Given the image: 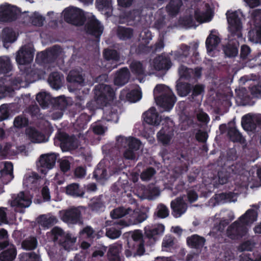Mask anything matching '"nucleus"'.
Here are the masks:
<instances>
[{"label": "nucleus", "mask_w": 261, "mask_h": 261, "mask_svg": "<svg viewBox=\"0 0 261 261\" xmlns=\"http://www.w3.org/2000/svg\"><path fill=\"white\" fill-rule=\"evenodd\" d=\"M226 15L228 24L229 41L223 47V51L226 56L234 57L238 54L239 40L243 39V24L237 11L229 13L228 11Z\"/></svg>", "instance_id": "obj_1"}, {"label": "nucleus", "mask_w": 261, "mask_h": 261, "mask_svg": "<svg viewBox=\"0 0 261 261\" xmlns=\"http://www.w3.org/2000/svg\"><path fill=\"white\" fill-rule=\"evenodd\" d=\"M257 213L253 209L248 210L239 219L232 223L227 230L229 238L231 239H239L245 236L247 232L245 225L253 223L257 220Z\"/></svg>", "instance_id": "obj_2"}, {"label": "nucleus", "mask_w": 261, "mask_h": 261, "mask_svg": "<svg viewBox=\"0 0 261 261\" xmlns=\"http://www.w3.org/2000/svg\"><path fill=\"white\" fill-rule=\"evenodd\" d=\"M146 237H144L140 230H136L131 235V239L128 241L124 253L127 257L131 256L142 255L145 252V244L146 245Z\"/></svg>", "instance_id": "obj_3"}, {"label": "nucleus", "mask_w": 261, "mask_h": 261, "mask_svg": "<svg viewBox=\"0 0 261 261\" xmlns=\"http://www.w3.org/2000/svg\"><path fill=\"white\" fill-rule=\"evenodd\" d=\"M42 75V70L34 67H25L21 69L19 73L14 77L12 83L14 85L25 87L40 79Z\"/></svg>", "instance_id": "obj_4"}, {"label": "nucleus", "mask_w": 261, "mask_h": 261, "mask_svg": "<svg viewBox=\"0 0 261 261\" xmlns=\"http://www.w3.org/2000/svg\"><path fill=\"white\" fill-rule=\"evenodd\" d=\"M154 90L162 93L160 95L154 98L156 105L163 108L165 111L171 110L176 101V97L173 91L162 84L157 85Z\"/></svg>", "instance_id": "obj_5"}, {"label": "nucleus", "mask_w": 261, "mask_h": 261, "mask_svg": "<svg viewBox=\"0 0 261 261\" xmlns=\"http://www.w3.org/2000/svg\"><path fill=\"white\" fill-rule=\"evenodd\" d=\"M94 98L96 102L105 106L110 100L114 99L115 92L110 86L103 84L96 85L94 89Z\"/></svg>", "instance_id": "obj_6"}, {"label": "nucleus", "mask_w": 261, "mask_h": 261, "mask_svg": "<svg viewBox=\"0 0 261 261\" xmlns=\"http://www.w3.org/2000/svg\"><path fill=\"white\" fill-rule=\"evenodd\" d=\"M54 144L60 146L63 151L74 150L77 148L76 139L73 135L70 136L64 132H58L54 139Z\"/></svg>", "instance_id": "obj_7"}, {"label": "nucleus", "mask_w": 261, "mask_h": 261, "mask_svg": "<svg viewBox=\"0 0 261 261\" xmlns=\"http://www.w3.org/2000/svg\"><path fill=\"white\" fill-rule=\"evenodd\" d=\"M64 19L66 22L76 26H82L86 21L83 11L75 7H69L64 10Z\"/></svg>", "instance_id": "obj_8"}, {"label": "nucleus", "mask_w": 261, "mask_h": 261, "mask_svg": "<svg viewBox=\"0 0 261 261\" xmlns=\"http://www.w3.org/2000/svg\"><path fill=\"white\" fill-rule=\"evenodd\" d=\"M251 16L254 20V27L248 32V39L252 42L261 43V10H253Z\"/></svg>", "instance_id": "obj_9"}, {"label": "nucleus", "mask_w": 261, "mask_h": 261, "mask_svg": "<svg viewBox=\"0 0 261 261\" xmlns=\"http://www.w3.org/2000/svg\"><path fill=\"white\" fill-rule=\"evenodd\" d=\"M51 232L54 241L58 242L65 250H69L75 242V238H72L70 234H65L63 230L58 227H54Z\"/></svg>", "instance_id": "obj_10"}, {"label": "nucleus", "mask_w": 261, "mask_h": 261, "mask_svg": "<svg viewBox=\"0 0 261 261\" xmlns=\"http://www.w3.org/2000/svg\"><path fill=\"white\" fill-rule=\"evenodd\" d=\"M62 52L61 47L55 45L49 49L38 54L36 61L40 64H48L55 62Z\"/></svg>", "instance_id": "obj_11"}, {"label": "nucleus", "mask_w": 261, "mask_h": 261, "mask_svg": "<svg viewBox=\"0 0 261 261\" xmlns=\"http://www.w3.org/2000/svg\"><path fill=\"white\" fill-rule=\"evenodd\" d=\"M148 218L147 213L139 210H133L131 208L129 218L127 220H118L114 223L121 226H128L138 224L144 221Z\"/></svg>", "instance_id": "obj_12"}, {"label": "nucleus", "mask_w": 261, "mask_h": 261, "mask_svg": "<svg viewBox=\"0 0 261 261\" xmlns=\"http://www.w3.org/2000/svg\"><path fill=\"white\" fill-rule=\"evenodd\" d=\"M165 230V226L162 224L148 225L144 228V236L146 237L147 246L153 245L158 240V237L162 236Z\"/></svg>", "instance_id": "obj_13"}, {"label": "nucleus", "mask_w": 261, "mask_h": 261, "mask_svg": "<svg viewBox=\"0 0 261 261\" xmlns=\"http://www.w3.org/2000/svg\"><path fill=\"white\" fill-rule=\"evenodd\" d=\"M85 30L86 34L94 36L99 41L103 33V27L95 16L93 15L88 18L85 25Z\"/></svg>", "instance_id": "obj_14"}, {"label": "nucleus", "mask_w": 261, "mask_h": 261, "mask_svg": "<svg viewBox=\"0 0 261 261\" xmlns=\"http://www.w3.org/2000/svg\"><path fill=\"white\" fill-rule=\"evenodd\" d=\"M61 220L66 223L75 224L82 222V213L78 207H72L60 213Z\"/></svg>", "instance_id": "obj_15"}, {"label": "nucleus", "mask_w": 261, "mask_h": 261, "mask_svg": "<svg viewBox=\"0 0 261 261\" xmlns=\"http://www.w3.org/2000/svg\"><path fill=\"white\" fill-rule=\"evenodd\" d=\"M17 18L16 7L7 5L0 7V21L12 22Z\"/></svg>", "instance_id": "obj_16"}, {"label": "nucleus", "mask_w": 261, "mask_h": 261, "mask_svg": "<svg viewBox=\"0 0 261 261\" xmlns=\"http://www.w3.org/2000/svg\"><path fill=\"white\" fill-rule=\"evenodd\" d=\"M34 53L31 47L23 46L18 51L16 61L19 65H27L32 62Z\"/></svg>", "instance_id": "obj_17"}, {"label": "nucleus", "mask_w": 261, "mask_h": 261, "mask_svg": "<svg viewBox=\"0 0 261 261\" xmlns=\"http://www.w3.org/2000/svg\"><path fill=\"white\" fill-rule=\"evenodd\" d=\"M85 76L81 68H76L70 70L66 77L67 82L75 85L83 86L85 85Z\"/></svg>", "instance_id": "obj_18"}, {"label": "nucleus", "mask_w": 261, "mask_h": 261, "mask_svg": "<svg viewBox=\"0 0 261 261\" xmlns=\"http://www.w3.org/2000/svg\"><path fill=\"white\" fill-rule=\"evenodd\" d=\"M170 206L172 215L175 218L180 217L187 210V203L181 197H177L171 201Z\"/></svg>", "instance_id": "obj_19"}, {"label": "nucleus", "mask_w": 261, "mask_h": 261, "mask_svg": "<svg viewBox=\"0 0 261 261\" xmlns=\"http://www.w3.org/2000/svg\"><path fill=\"white\" fill-rule=\"evenodd\" d=\"M173 136V127L165 125L157 133L156 137L158 142L164 145H167L170 143Z\"/></svg>", "instance_id": "obj_20"}, {"label": "nucleus", "mask_w": 261, "mask_h": 261, "mask_svg": "<svg viewBox=\"0 0 261 261\" xmlns=\"http://www.w3.org/2000/svg\"><path fill=\"white\" fill-rule=\"evenodd\" d=\"M144 121L147 124L157 126L160 124L162 117L159 116V113L154 107H151L147 111L143 114Z\"/></svg>", "instance_id": "obj_21"}, {"label": "nucleus", "mask_w": 261, "mask_h": 261, "mask_svg": "<svg viewBox=\"0 0 261 261\" xmlns=\"http://www.w3.org/2000/svg\"><path fill=\"white\" fill-rule=\"evenodd\" d=\"M13 198L11 203L12 207L25 208L29 207L32 203L31 198L23 191L19 192Z\"/></svg>", "instance_id": "obj_22"}, {"label": "nucleus", "mask_w": 261, "mask_h": 261, "mask_svg": "<svg viewBox=\"0 0 261 261\" xmlns=\"http://www.w3.org/2000/svg\"><path fill=\"white\" fill-rule=\"evenodd\" d=\"M58 154L55 153L42 154L40 156V166L44 169H51L55 165Z\"/></svg>", "instance_id": "obj_23"}, {"label": "nucleus", "mask_w": 261, "mask_h": 261, "mask_svg": "<svg viewBox=\"0 0 261 261\" xmlns=\"http://www.w3.org/2000/svg\"><path fill=\"white\" fill-rule=\"evenodd\" d=\"M205 239L198 234H192L187 239L188 246L197 251H201L205 243Z\"/></svg>", "instance_id": "obj_24"}, {"label": "nucleus", "mask_w": 261, "mask_h": 261, "mask_svg": "<svg viewBox=\"0 0 261 261\" xmlns=\"http://www.w3.org/2000/svg\"><path fill=\"white\" fill-rule=\"evenodd\" d=\"M13 171V164L6 162L3 169L0 171V178L4 184H7L14 178Z\"/></svg>", "instance_id": "obj_25"}, {"label": "nucleus", "mask_w": 261, "mask_h": 261, "mask_svg": "<svg viewBox=\"0 0 261 261\" xmlns=\"http://www.w3.org/2000/svg\"><path fill=\"white\" fill-rule=\"evenodd\" d=\"M153 63L154 69L158 71L168 70L172 65L170 58L162 55L155 58Z\"/></svg>", "instance_id": "obj_26"}, {"label": "nucleus", "mask_w": 261, "mask_h": 261, "mask_svg": "<svg viewBox=\"0 0 261 261\" xmlns=\"http://www.w3.org/2000/svg\"><path fill=\"white\" fill-rule=\"evenodd\" d=\"M122 245L115 243L110 246L107 253L109 261H121Z\"/></svg>", "instance_id": "obj_27"}, {"label": "nucleus", "mask_w": 261, "mask_h": 261, "mask_svg": "<svg viewBox=\"0 0 261 261\" xmlns=\"http://www.w3.org/2000/svg\"><path fill=\"white\" fill-rule=\"evenodd\" d=\"M130 72L127 67L120 69L116 74L114 84L117 86H123L128 83L130 78Z\"/></svg>", "instance_id": "obj_28"}, {"label": "nucleus", "mask_w": 261, "mask_h": 261, "mask_svg": "<svg viewBox=\"0 0 261 261\" xmlns=\"http://www.w3.org/2000/svg\"><path fill=\"white\" fill-rule=\"evenodd\" d=\"M63 75L59 72H51L48 78V82L50 86L54 89L58 90L62 86Z\"/></svg>", "instance_id": "obj_29"}, {"label": "nucleus", "mask_w": 261, "mask_h": 261, "mask_svg": "<svg viewBox=\"0 0 261 261\" xmlns=\"http://www.w3.org/2000/svg\"><path fill=\"white\" fill-rule=\"evenodd\" d=\"M26 134L29 139L33 143H41L45 141L44 134L34 127L27 129Z\"/></svg>", "instance_id": "obj_30"}, {"label": "nucleus", "mask_w": 261, "mask_h": 261, "mask_svg": "<svg viewBox=\"0 0 261 261\" xmlns=\"http://www.w3.org/2000/svg\"><path fill=\"white\" fill-rule=\"evenodd\" d=\"M86 95L83 94L76 96L75 103L71 106V109L69 110L70 113L73 117H74L75 115L80 113L85 109L84 101Z\"/></svg>", "instance_id": "obj_31"}, {"label": "nucleus", "mask_w": 261, "mask_h": 261, "mask_svg": "<svg viewBox=\"0 0 261 261\" xmlns=\"http://www.w3.org/2000/svg\"><path fill=\"white\" fill-rule=\"evenodd\" d=\"M103 57L105 60L107 61H112L113 63H115L112 68L117 67V63L120 60V53L114 49L106 48L103 51Z\"/></svg>", "instance_id": "obj_32"}, {"label": "nucleus", "mask_w": 261, "mask_h": 261, "mask_svg": "<svg viewBox=\"0 0 261 261\" xmlns=\"http://www.w3.org/2000/svg\"><path fill=\"white\" fill-rule=\"evenodd\" d=\"M17 250L15 245L10 244L9 247L0 253L1 261H13L16 258Z\"/></svg>", "instance_id": "obj_33"}, {"label": "nucleus", "mask_w": 261, "mask_h": 261, "mask_svg": "<svg viewBox=\"0 0 261 261\" xmlns=\"http://www.w3.org/2000/svg\"><path fill=\"white\" fill-rule=\"evenodd\" d=\"M66 193L73 197H83L85 192L78 184L72 183L66 186Z\"/></svg>", "instance_id": "obj_34"}, {"label": "nucleus", "mask_w": 261, "mask_h": 261, "mask_svg": "<svg viewBox=\"0 0 261 261\" xmlns=\"http://www.w3.org/2000/svg\"><path fill=\"white\" fill-rule=\"evenodd\" d=\"M152 45H148L140 42L138 45H132L130 48V53L131 54H136L137 55H146L151 52L152 49Z\"/></svg>", "instance_id": "obj_35"}, {"label": "nucleus", "mask_w": 261, "mask_h": 261, "mask_svg": "<svg viewBox=\"0 0 261 261\" xmlns=\"http://www.w3.org/2000/svg\"><path fill=\"white\" fill-rule=\"evenodd\" d=\"M116 34L119 39L125 41L133 37L134 30L130 28L119 25L117 29Z\"/></svg>", "instance_id": "obj_36"}, {"label": "nucleus", "mask_w": 261, "mask_h": 261, "mask_svg": "<svg viewBox=\"0 0 261 261\" xmlns=\"http://www.w3.org/2000/svg\"><path fill=\"white\" fill-rule=\"evenodd\" d=\"M131 208H125L123 206L118 207L114 209L110 214L111 217L113 219H118L125 217L124 220H127L129 218Z\"/></svg>", "instance_id": "obj_37"}, {"label": "nucleus", "mask_w": 261, "mask_h": 261, "mask_svg": "<svg viewBox=\"0 0 261 261\" xmlns=\"http://www.w3.org/2000/svg\"><path fill=\"white\" fill-rule=\"evenodd\" d=\"M182 5L181 0H170L166 7V11L170 16H176Z\"/></svg>", "instance_id": "obj_38"}, {"label": "nucleus", "mask_w": 261, "mask_h": 261, "mask_svg": "<svg viewBox=\"0 0 261 261\" xmlns=\"http://www.w3.org/2000/svg\"><path fill=\"white\" fill-rule=\"evenodd\" d=\"M2 39L4 46L6 47L7 43H12L16 40L15 33L14 31L10 28L3 29L2 33Z\"/></svg>", "instance_id": "obj_39"}, {"label": "nucleus", "mask_w": 261, "mask_h": 261, "mask_svg": "<svg viewBox=\"0 0 261 261\" xmlns=\"http://www.w3.org/2000/svg\"><path fill=\"white\" fill-rule=\"evenodd\" d=\"M205 86L203 84H197L192 85L191 95H190L189 98L191 101H194L198 100V97H202L204 93Z\"/></svg>", "instance_id": "obj_40"}, {"label": "nucleus", "mask_w": 261, "mask_h": 261, "mask_svg": "<svg viewBox=\"0 0 261 261\" xmlns=\"http://www.w3.org/2000/svg\"><path fill=\"white\" fill-rule=\"evenodd\" d=\"M220 42V38L216 35L210 34L206 39L205 46L208 53L216 49Z\"/></svg>", "instance_id": "obj_41"}, {"label": "nucleus", "mask_w": 261, "mask_h": 261, "mask_svg": "<svg viewBox=\"0 0 261 261\" xmlns=\"http://www.w3.org/2000/svg\"><path fill=\"white\" fill-rule=\"evenodd\" d=\"M241 123L243 128L247 131H253L256 128V124L254 122L253 118L249 114L245 115L242 117Z\"/></svg>", "instance_id": "obj_42"}, {"label": "nucleus", "mask_w": 261, "mask_h": 261, "mask_svg": "<svg viewBox=\"0 0 261 261\" xmlns=\"http://www.w3.org/2000/svg\"><path fill=\"white\" fill-rule=\"evenodd\" d=\"M36 99L43 109L48 108L49 105L51 103L52 99L50 95L44 92L38 93Z\"/></svg>", "instance_id": "obj_43"}, {"label": "nucleus", "mask_w": 261, "mask_h": 261, "mask_svg": "<svg viewBox=\"0 0 261 261\" xmlns=\"http://www.w3.org/2000/svg\"><path fill=\"white\" fill-rule=\"evenodd\" d=\"M227 136L229 139L233 142L244 143L245 141L242 134L235 127H231L228 128Z\"/></svg>", "instance_id": "obj_44"}, {"label": "nucleus", "mask_w": 261, "mask_h": 261, "mask_svg": "<svg viewBox=\"0 0 261 261\" xmlns=\"http://www.w3.org/2000/svg\"><path fill=\"white\" fill-rule=\"evenodd\" d=\"M107 176V168L105 164L100 161L93 172V177L98 180L106 178Z\"/></svg>", "instance_id": "obj_45"}, {"label": "nucleus", "mask_w": 261, "mask_h": 261, "mask_svg": "<svg viewBox=\"0 0 261 261\" xmlns=\"http://www.w3.org/2000/svg\"><path fill=\"white\" fill-rule=\"evenodd\" d=\"M192 85L186 82H179L176 85L178 95L184 97L188 95L192 91Z\"/></svg>", "instance_id": "obj_46"}, {"label": "nucleus", "mask_w": 261, "mask_h": 261, "mask_svg": "<svg viewBox=\"0 0 261 261\" xmlns=\"http://www.w3.org/2000/svg\"><path fill=\"white\" fill-rule=\"evenodd\" d=\"M89 207L92 212H100L104 211L105 205L101 198L97 197L91 200Z\"/></svg>", "instance_id": "obj_47"}, {"label": "nucleus", "mask_w": 261, "mask_h": 261, "mask_svg": "<svg viewBox=\"0 0 261 261\" xmlns=\"http://www.w3.org/2000/svg\"><path fill=\"white\" fill-rule=\"evenodd\" d=\"M57 219L54 216L47 217L45 215H41L38 217V222L42 227L49 228L57 223Z\"/></svg>", "instance_id": "obj_48"}, {"label": "nucleus", "mask_w": 261, "mask_h": 261, "mask_svg": "<svg viewBox=\"0 0 261 261\" xmlns=\"http://www.w3.org/2000/svg\"><path fill=\"white\" fill-rule=\"evenodd\" d=\"M37 244L38 241L36 238L30 237L22 242L21 247L24 250H33L37 247Z\"/></svg>", "instance_id": "obj_49"}, {"label": "nucleus", "mask_w": 261, "mask_h": 261, "mask_svg": "<svg viewBox=\"0 0 261 261\" xmlns=\"http://www.w3.org/2000/svg\"><path fill=\"white\" fill-rule=\"evenodd\" d=\"M12 65L9 58L0 57V74H6L12 70Z\"/></svg>", "instance_id": "obj_50"}, {"label": "nucleus", "mask_w": 261, "mask_h": 261, "mask_svg": "<svg viewBox=\"0 0 261 261\" xmlns=\"http://www.w3.org/2000/svg\"><path fill=\"white\" fill-rule=\"evenodd\" d=\"M130 69L133 74L136 75H142L145 73V68L140 61H134L130 65Z\"/></svg>", "instance_id": "obj_51"}, {"label": "nucleus", "mask_w": 261, "mask_h": 261, "mask_svg": "<svg viewBox=\"0 0 261 261\" xmlns=\"http://www.w3.org/2000/svg\"><path fill=\"white\" fill-rule=\"evenodd\" d=\"M169 215V208L163 203H160L157 205L154 213V216L160 219H164Z\"/></svg>", "instance_id": "obj_52"}, {"label": "nucleus", "mask_w": 261, "mask_h": 261, "mask_svg": "<svg viewBox=\"0 0 261 261\" xmlns=\"http://www.w3.org/2000/svg\"><path fill=\"white\" fill-rule=\"evenodd\" d=\"M51 103L55 108L61 111L65 110L68 106L67 100L64 96H60L53 99Z\"/></svg>", "instance_id": "obj_53"}, {"label": "nucleus", "mask_w": 261, "mask_h": 261, "mask_svg": "<svg viewBox=\"0 0 261 261\" xmlns=\"http://www.w3.org/2000/svg\"><path fill=\"white\" fill-rule=\"evenodd\" d=\"M45 17L40 15L37 12H35L30 17L31 23L36 27H42L43 25Z\"/></svg>", "instance_id": "obj_54"}, {"label": "nucleus", "mask_w": 261, "mask_h": 261, "mask_svg": "<svg viewBox=\"0 0 261 261\" xmlns=\"http://www.w3.org/2000/svg\"><path fill=\"white\" fill-rule=\"evenodd\" d=\"M20 261H41L40 257L34 252L20 254Z\"/></svg>", "instance_id": "obj_55"}, {"label": "nucleus", "mask_w": 261, "mask_h": 261, "mask_svg": "<svg viewBox=\"0 0 261 261\" xmlns=\"http://www.w3.org/2000/svg\"><path fill=\"white\" fill-rule=\"evenodd\" d=\"M156 174V170L153 167H149L143 170L141 173L140 178L143 181H148Z\"/></svg>", "instance_id": "obj_56"}, {"label": "nucleus", "mask_w": 261, "mask_h": 261, "mask_svg": "<svg viewBox=\"0 0 261 261\" xmlns=\"http://www.w3.org/2000/svg\"><path fill=\"white\" fill-rule=\"evenodd\" d=\"M121 234L120 228L112 226L106 228V236L111 239L118 238Z\"/></svg>", "instance_id": "obj_57"}, {"label": "nucleus", "mask_w": 261, "mask_h": 261, "mask_svg": "<svg viewBox=\"0 0 261 261\" xmlns=\"http://www.w3.org/2000/svg\"><path fill=\"white\" fill-rule=\"evenodd\" d=\"M29 124L28 119L22 115L16 117L13 122L14 126L18 128H21L28 126Z\"/></svg>", "instance_id": "obj_58"}, {"label": "nucleus", "mask_w": 261, "mask_h": 261, "mask_svg": "<svg viewBox=\"0 0 261 261\" xmlns=\"http://www.w3.org/2000/svg\"><path fill=\"white\" fill-rule=\"evenodd\" d=\"M96 6L99 10H111V0H96Z\"/></svg>", "instance_id": "obj_59"}, {"label": "nucleus", "mask_w": 261, "mask_h": 261, "mask_svg": "<svg viewBox=\"0 0 261 261\" xmlns=\"http://www.w3.org/2000/svg\"><path fill=\"white\" fill-rule=\"evenodd\" d=\"M127 180L121 181L120 179H119L112 186V191L117 193L122 192V191L125 190L126 187L127 186Z\"/></svg>", "instance_id": "obj_60"}, {"label": "nucleus", "mask_w": 261, "mask_h": 261, "mask_svg": "<svg viewBox=\"0 0 261 261\" xmlns=\"http://www.w3.org/2000/svg\"><path fill=\"white\" fill-rule=\"evenodd\" d=\"M141 145V142L139 139L133 137H128V144L127 148L136 151L140 149Z\"/></svg>", "instance_id": "obj_61"}, {"label": "nucleus", "mask_w": 261, "mask_h": 261, "mask_svg": "<svg viewBox=\"0 0 261 261\" xmlns=\"http://www.w3.org/2000/svg\"><path fill=\"white\" fill-rule=\"evenodd\" d=\"M81 235L85 236H82L83 237L89 239L90 240H92L95 238L96 233L94 229L91 227L87 226L84 227L81 231Z\"/></svg>", "instance_id": "obj_62"}, {"label": "nucleus", "mask_w": 261, "mask_h": 261, "mask_svg": "<svg viewBox=\"0 0 261 261\" xmlns=\"http://www.w3.org/2000/svg\"><path fill=\"white\" fill-rule=\"evenodd\" d=\"M152 38L151 32L149 30H146L142 31L140 34L139 41L148 45Z\"/></svg>", "instance_id": "obj_63"}, {"label": "nucleus", "mask_w": 261, "mask_h": 261, "mask_svg": "<svg viewBox=\"0 0 261 261\" xmlns=\"http://www.w3.org/2000/svg\"><path fill=\"white\" fill-rule=\"evenodd\" d=\"M12 145L10 143L0 144V155L6 159L10 154V149Z\"/></svg>", "instance_id": "obj_64"}]
</instances>
